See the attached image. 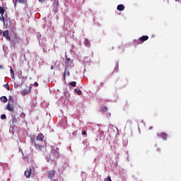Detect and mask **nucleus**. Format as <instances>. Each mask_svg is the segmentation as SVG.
Here are the masks:
<instances>
[{
  "instance_id": "nucleus-1",
  "label": "nucleus",
  "mask_w": 181,
  "mask_h": 181,
  "mask_svg": "<svg viewBox=\"0 0 181 181\" xmlns=\"http://www.w3.org/2000/svg\"><path fill=\"white\" fill-rule=\"evenodd\" d=\"M59 154L57 148H52L49 156H47L48 162H54L56 159L59 158Z\"/></svg>"
},
{
  "instance_id": "nucleus-2",
  "label": "nucleus",
  "mask_w": 181,
  "mask_h": 181,
  "mask_svg": "<svg viewBox=\"0 0 181 181\" xmlns=\"http://www.w3.org/2000/svg\"><path fill=\"white\" fill-rule=\"evenodd\" d=\"M13 105H14L13 98H12V96H9L6 110L8 111H10L11 112H13V110H15V108L13 107Z\"/></svg>"
},
{
  "instance_id": "nucleus-3",
  "label": "nucleus",
  "mask_w": 181,
  "mask_h": 181,
  "mask_svg": "<svg viewBox=\"0 0 181 181\" xmlns=\"http://www.w3.org/2000/svg\"><path fill=\"white\" fill-rule=\"evenodd\" d=\"M35 146L37 151H40V152H45V151H46V145H45V143H35Z\"/></svg>"
},
{
  "instance_id": "nucleus-4",
  "label": "nucleus",
  "mask_w": 181,
  "mask_h": 181,
  "mask_svg": "<svg viewBox=\"0 0 181 181\" xmlns=\"http://www.w3.org/2000/svg\"><path fill=\"white\" fill-rule=\"evenodd\" d=\"M3 37L6 39V40L11 41V35H9V30H6L3 32Z\"/></svg>"
},
{
  "instance_id": "nucleus-5",
  "label": "nucleus",
  "mask_w": 181,
  "mask_h": 181,
  "mask_svg": "<svg viewBox=\"0 0 181 181\" xmlns=\"http://www.w3.org/2000/svg\"><path fill=\"white\" fill-rule=\"evenodd\" d=\"M70 76V68L69 66H66L64 73V80H66V77Z\"/></svg>"
},
{
  "instance_id": "nucleus-6",
  "label": "nucleus",
  "mask_w": 181,
  "mask_h": 181,
  "mask_svg": "<svg viewBox=\"0 0 181 181\" xmlns=\"http://www.w3.org/2000/svg\"><path fill=\"white\" fill-rule=\"evenodd\" d=\"M21 95H28V94H30V87H27L24 90L21 92Z\"/></svg>"
},
{
  "instance_id": "nucleus-7",
  "label": "nucleus",
  "mask_w": 181,
  "mask_h": 181,
  "mask_svg": "<svg viewBox=\"0 0 181 181\" xmlns=\"http://www.w3.org/2000/svg\"><path fill=\"white\" fill-rule=\"evenodd\" d=\"M44 137L45 136L42 134H38V136L36 138L37 142H38L39 144H45V142L43 141Z\"/></svg>"
},
{
  "instance_id": "nucleus-8",
  "label": "nucleus",
  "mask_w": 181,
  "mask_h": 181,
  "mask_svg": "<svg viewBox=\"0 0 181 181\" xmlns=\"http://www.w3.org/2000/svg\"><path fill=\"white\" fill-rule=\"evenodd\" d=\"M24 175L25 177H27V179H29V177H30V175H32V169L31 168L27 169L25 171Z\"/></svg>"
},
{
  "instance_id": "nucleus-9",
  "label": "nucleus",
  "mask_w": 181,
  "mask_h": 181,
  "mask_svg": "<svg viewBox=\"0 0 181 181\" xmlns=\"http://www.w3.org/2000/svg\"><path fill=\"white\" fill-rule=\"evenodd\" d=\"M48 179H53L54 177V170H52L47 173Z\"/></svg>"
},
{
  "instance_id": "nucleus-10",
  "label": "nucleus",
  "mask_w": 181,
  "mask_h": 181,
  "mask_svg": "<svg viewBox=\"0 0 181 181\" xmlns=\"http://www.w3.org/2000/svg\"><path fill=\"white\" fill-rule=\"evenodd\" d=\"M158 136H160V138H162L164 141H166L168 134L165 132H163L160 134H158Z\"/></svg>"
},
{
  "instance_id": "nucleus-11",
  "label": "nucleus",
  "mask_w": 181,
  "mask_h": 181,
  "mask_svg": "<svg viewBox=\"0 0 181 181\" xmlns=\"http://www.w3.org/2000/svg\"><path fill=\"white\" fill-rule=\"evenodd\" d=\"M149 39V36L144 35L139 38L140 42H146Z\"/></svg>"
},
{
  "instance_id": "nucleus-12",
  "label": "nucleus",
  "mask_w": 181,
  "mask_h": 181,
  "mask_svg": "<svg viewBox=\"0 0 181 181\" xmlns=\"http://www.w3.org/2000/svg\"><path fill=\"white\" fill-rule=\"evenodd\" d=\"M54 5L56 6V8H55V10H54V13H57V12H59L58 11H57V8H59V1H57V0H54Z\"/></svg>"
},
{
  "instance_id": "nucleus-13",
  "label": "nucleus",
  "mask_w": 181,
  "mask_h": 181,
  "mask_svg": "<svg viewBox=\"0 0 181 181\" xmlns=\"http://www.w3.org/2000/svg\"><path fill=\"white\" fill-rule=\"evenodd\" d=\"M117 11H124L125 9V6L123 4H119L117 7Z\"/></svg>"
},
{
  "instance_id": "nucleus-14",
  "label": "nucleus",
  "mask_w": 181,
  "mask_h": 181,
  "mask_svg": "<svg viewBox=\"0 0 181 181\" xmlns=\"http://www.w3.org/2000/svg\"><path fill=\"white\" fill-rule=\"evenodd\" d=\"M72 62L70 58H66L65 61V64L69 67L70 64H71Z\"/></svg>"
},
{
  "instance_id": "nucleus-15",
  "label": "nucleus",
  "mask_w": 181,
  "mask_h": 181,
  "mask_svg": "<svg viewBox=\"0 0 181 181\" xmlns=\"http://www.w3.org/2000/svg\"><path fill=\"white\" fill-rule=\"evenodd\" d=\"M0 101L1 103H8V98H6V96H2L0 98Z\"/></svg>"
},
{
  "instance_id": "nucleus-16",
  "label": "nucleus",
  "mask_w": 181,
  "mask_h": 181,
  "mask_svg": "<svg viewBox=\"0 0 181 181\" xmlns=\"http://www.w3.org/2000/svg\"><path fill=\"white\" fill-rule=\"evenodd\" d=\"M14 42L15 43H19V42H21V37H18L17 35H15Z\"/></svg>"
},
{
  "instance_id": "nucleus-17",
  "label": "nucleus",
  "mask_w": 181,
  "mask_h": 181,
  "mask_svg": "<svg viewBox=\"0 0 181 181\" xmlns=\"http://www.w3.org/2000/svg\"><path fill=\"white\" fill-rule=\"evenodd\" d=\"M17 2H18V4H25V5H26V4H28V0H17Z\"/></svg>"
},
{
  "instance_id": "nucleus-18",
  "label": "nucleus",
  "mask_w": 181,
  "mask_h": 181,
  "mask_svg": "<svg viewBox=\"0 0 181 181\" xmlns=\"http://www.w3.org/2000/svg\"><path fill=\"white\" fill-rule=\"evenodd\" d=\"M10 73H11V78H15V73L13 72V69H12V68H11L10 69Z\"/></svg>"
},
{
  "instance_id": "nucleus-19",
  "label": "nucleus",
  "mask_w": 181,
  "mask_h": 181,
  "mask_svg": "<svg viewBox=\"0 0 181 181\" xmlns=\"http://www.w3.org/2000/svg\"><path fill=\"white\" fill-rule=\"evenodd\" d=\"M77 83L76 81H72L69 83V86H71V87H76Z\"/></svg>"
},
{
  "instance_id": "nucleus-20",
  "label": "nucleus",
  "mask_w": 181,
  "mask_h": 181,
  "mask_svg": "<svg viewBox=\"0 0 181 181\" xmlns=\"http://www.w3.org/2000/svg\"><path fill=\"white\" fill-rule=\"evenodd\" d=\"M74 91L77 93L78 95H81V90L80 89L75 88Z\"/></svg>"
},
{
  "instance_id": "nucleus-21",
  "label": "nucleus",
  "mask_w": 181,
  "mask_h": 181,
  "mask_svg": "<svg viewBox=\"0 0 181 181\" xmlns=\"http://www.w3.org/2000/svg\"><path fill=\"white\" fill-rule=\"evenodd\" d=\"M0 13L1 15H4V13H5V9H4L2 7H0Z\"/></svg>"
},
{
  "instance_id": "nucleus-22",
  "label": "nucleus",
  "mask_w": 181,
  "mask_h": 181,
  "mask_svg": "<svg viewBox=\"0 0 181 181\" xmlns=\"http://www.w3.org/2000/svg\"><path fill=\"white\" fill-rule=\"evenodd\" d=\"M101 110L104 111V112H107V111H108V108L105 106H103L101 107Z\"/></svg>"
},
{
  "instance_id": "nucleus-23",
  "label": "nucleus",
  "mask_w": 181,
  "mask_h": 181,
  "mask_svg": "<svg viewBox=\"0 0 181 181\" xmlns=\"http://www.w3.org/2000/svg\"><path fill=\"white\" fill-rule=\"evenodd\" d=\"M16 121H18V119H16V117L13 116V120H12L13 124H16Z\"/></svg>"
},
{
  "instance_id": "nucleus-24",
  "label": "nucleus",
  "mask_w": 181,
  "mask_h": 181,
  "mask_svg": "<svg viewBox=\"0 0 181 181\" xmlns=\"http://www.w3.org/2000/svg\"><path fill=\"white\" fill-rule=\"evenodd\" d=\"M85 43L86 46H90V41H88V39H85Z\"/></svg>"
},
{
  "instance_id": "nucleus-25",
  "label": "nucleus",
  "mask_w": 181,
  "mask_h": 181,
  "mask_svg": "<svg viewBox=\"0 0 181 181\" xmlns=\"http://www.w3.org/2000/svg\"><path fill=\"white\" fill-rule=\"evenodd\" d=\"M0 21H1V22H4L5 21V18H4V14L1 15Z\"/></svg>"
},
{
  "instance_id": "nucleus-26",
  "label": "nucleus",
  "mask_w": 181,
  "mask_h": 181,
  "mask_svg": "<svg viewBox=\"0 0 181 181\" xmlns=\"http://www.w3.org/2000/svg\"><path fill=\"white\" fill-rule=\"evenodd\" d=\"M104 181H112V180H111V177L108 176L107 177H106V178L105 179Z\"/></svg>"
},
{
  "instance_id": "nucleus-27",
  "label": "nucleus",
  "mask_w": 181,
  "mask_h": 181,
  "mask_svg": "<svg viewBox=\"0 0 181 181\" xmlns=\"http://www.w3.org/2000/svg\"><path fill=\"white\" fill-rule=\"evenodd\" d=\"M1 119H6V115H2L1 116Z\"/></svg>"
},
{
  "instance_id": "nucleus-28",
  "label": "nucleus",
  "mask_w": 181,
  "mask_h": 181,
  "mask_svg": "<svg viewBox=\"0 0 181 181\" xmlns=\"http://www.w3.org/2000/svg\"><path fill=\"white\" fill-rule=\"evenodd\" d=\"M13 2L14 4V8H16V4H18V0H13Z\"/></svg>"
},
{
  "instance_id": "nucleus-29",
  "label": "nucleus",
  "mask_w": 181,
  "mask_h": 181,
  "mask_svg": "<svg viewBox=\"0 0 181 181\" xmlns=\"http://www.w3.org/2000/svg\"><path fill=\"white\" fill-rule=\"evenodd\" d=\"M47 1H49V0H39V2L40 4H43V2H46Z\"/></svg>"
},
{
  "instance_id": "nucleus-30",
  "label": "nucleus",
  "mask_w": 181,
  "mask_h": 181,
  "mask_svg": "<svg viewBox=\"0 0 181 181\" xmlns=\"http://www.w3.org/2000/svg\"><path fill=\"white\" fill-rule=\"evenodd\" d=\"M21 117H22V118H25V113L22 112V113L21 114Z\"/></svg>"
},
{
  "instance_id": "nucleus-31",
  "label": "nucleus",
  "mask_w": 181,
  "mask_h": 181,
  "mask_svg": "<svg viewBox=\"0 0 181 181\" xmlns=\"http://www.w3.org/2000/svg\"><path fill=\"white\" fill-rule=\"evenodd\" d=\"M6 88H7L8 91H9V84H6Z\"/></svg>"
},
{
  "instance_id": "nucleus-32",
  "label": "nucleus",
  "mask_w": 181,
  "mask_h": 181,
  "mask_svg": "<svg viewBox=\"0 0 181 181\" xmlns=\"http://www.w3.org/2000/svg\"><path fill=\"white\" fill-rule=\"evenodd\" d=\"M34 86L35 87H37V86H39V83H37V82H35Z\"/></svg>"
},
{
  "instance_id": "nucleus-33",
  "label": "nucleus",
  "mask_w": 181,
  "mask_h": 181,
  "mask_svg": "<svg viewBox=\"0 0 181 181\" xmlns=\"http://www.w3.org/2000/svg\"><path fill=\"white\" fill-rule=\"evenodd\" d=\"M31 144H35V139L33 138H31Z\"/></svg>"
},
{
  "instance_id": "nucleus-34",
  "label": "nucleus",
  "mask_w": 181,
  "mask_h": 181,
  "mask_svg": "<svg viewBox=\"0 0 181 181\" xmlns=\"http://www.w3.org/2000/svg\"><path fill=\"white\" fill-rule=\"evenodd\" d=\"M82 135H87V132H86V131H83V132H82Z\"/></svg>"
},
{
  "instance_id": "nucleus-35",
  "label": "nucleus",
  "mask_w": 181,
  "mask_h": 181,
  "mask_svg": "<svg viewBox=\"0 0 181 181\" xmlns=\"http://www.w3.org/2000/svg\"><path fill=\"white\" fill-rule=\"evenodd\" d=\"M128 105H129L128 104V102H126V103H125V107H128Z\"/></svg>"
},
{
  "instance_id": "nucleus-36",
  "label": "nucleus",
  "mask_w": 181,
  "mask_h": 181,
  "mask_svg": "<svg viewBox=\"0 0 181 181\" xmlns=\"http://www.w3.org/2000/svg\"><path fill=\"white\" fill-rule=\"evenodd\" d=\"M4 33V32L2 31V30H0V35H1V34H3Z\"/></svg>"
},
{
  "instance_id": "nucleus-37",
  "label": "nucleus",
  "mask_w": 181,
  "mask_h": 181,
  "mask_svg": "<svg viewBox=\"0 0 181 181\" xmlns=\"http://www.w3.org/2000/svg\"><path fill=\"white\" fill-rule=\"evenodd\" d=\"M100 86H104V83H100Z\"/></svg>"
},
{
  "instance_id": "nucleus-38",
  "label": "nucleus",
  "mask_w": 181,
  "mask_h": 181,
  "mask_svg": "<svg viewBox=\"0 0 181 181\" xmlns=\"http://www.w3.org/2000/svg\"><path fill=\"white\" fill-rule=\"evenodd\" d=\"M0 69H4V65H0Z\"/></svg>"
},
{
  "instance_id": "nucleus-39",
  "label": "nucleus",
  "mask_w": 181,
  "mask_h": 181,
  "mask_svg": "<svg viewBox=\"0 0 181 181\" xmlns=\"http://www.w3.org/2000/svg\"><path fill=\"white\" fill-rule=\"evenodd\" d=\"M176 2H181V0H175Z\"/></svg>"
},
{
  "instance_id": "nucleus-40",
  "label": "nucleus",
  "mask_w": 181,
  "mask_h": 181,
  "mask_svg": "<svg viewBox=\"0 0 181 181\" xmlns=\"http://www.w3.org/2000/svg\"><path fill=\"white\" fill-rule=\"evenodd\" d=\"M51 70H53V66H51Z\"/></svg>"
},
{
  "instance_id": "nucleus-41",
  "label": "nucleus",
  "mask_w": 181,
  "mask_h": 181,
  "mask_svg": "<svg viewBox=\"0 0 181 181\" xmlns=\"http://www.w3.org/2000/svg\"><path fill=\"white\" fill-rule=\"evenodd\" d=\"M152 128H153V127H151L149 128V129H152Z\"/></svg>"
}]
</instances>
